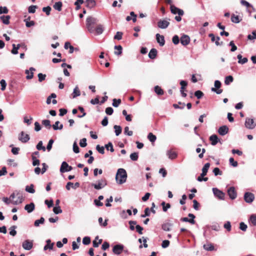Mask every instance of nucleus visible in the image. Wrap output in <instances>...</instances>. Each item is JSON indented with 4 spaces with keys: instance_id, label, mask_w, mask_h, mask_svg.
<instances>
[{
    "instance_id": "19",
    "label": "nucleus",
    "mask_w": 256,
    "mask_h": 256,
    "mask_svg": "<svg viewBox=\"0 0 256 256\" xmlns=\"http://www.w3.org/2000/svg\"><path fill=\"white\" fill-rule=\"evenodd\" d=\"M35 208V205L34 203L31 202L30 204H26L24 206V210L28 212V213L32 212L34 210Z\"/></svg>"
},
{
    "instance_id": "11",
    "label": "nucleus",
    "mask_w": 256,
    "mask_h": 256,
    "mask_svg": "<svg viewBox=\"0 0 256 256\" xmlns=\"http://www.w3.org/2000/svg\"><path fill=\"white\" fill-rule=\"evenodd\" d=\"M22 246L26 250H30L33 246L32 242L30 240H26L23 242Z\"/></svg>"
},
{
    "instance_id": "21",
    "label": "nucleus",
    "mask_w": 256,
    "mask_h": 256,
    "mask_svg": "<svg viewBox=\"0 0 256 256\" xmlns=\"http://www.w3.org/2000/svg\"><path fill=\"white\" fill-rule=\"evenodd\" d=\"M210 140L211 141V144L215 146L218 142L219 140L216 134H212L210 137Z\"/></svg>"
},
{
    "instance_id": "29",
    "label": "nucleus",
    "mask_w": 256,
    "mask_h": 256,
    "mask_svg": "<svg viewBox=\"0 0 256 256\" xmlns=\"http://www.w3.org/2000/svg\"><path fill=\"white\" fill-rule=\"evenodd\" d=\"M80 95V92L78 86H76L74 89L73 92L72 94V98H75Z\"/></svg>"
},
{
    "instance_id": "16",
    "label": "nucleus",
    "mask_w": 256,
    "mask_h": 256,
    "mask_svg": "<svg viewBox=\"0 0 256 256\" xmlns=\"http://www.w3.org/2000/svg\"><path fill=\"white\" fill-rule=\"evenodd\" d=\"M228 132V128L226 126H222L218 130V134L221 136H224Z\"/></svg>"
},
{
    "instance_id": "60",
    "label": "nucleus",
    "mask_w": 256,
    "mask_h": 256,
    "mask_svg": "<svg viewBox=\"0 0 256 256\" xmlns=\"http://www.w3.org/2000/svg\"><path fill=\"white\" fill-rule=\"evenodd\" d=\"M52 8L50 6H48L46 7H44L42 8V11L45 12L47 16H49L50 14V12Z\"/></svg>"
},
{
    "instance_id": "25",
    "label": "nucleus",
    "mask_w": 256,
    "mask_h": 256,
    "mask_svg": "<svg viewBox=\"0 0 256 256\" xmlns=\"http://www.w3.org/2000/svg\"><path fill=\"white\" fill-rule=\"evenodd\" d=\"M157 50L156 48H152L148 54V57L150 59H154L156 56Z\"/></svg>"
},
{
    "instance_id": "55",
    "label": "nucleus",
    "mask_w": 256,
    "mask_h": 256,
    "mask_svg": "<svg viewBox=\"0 0 256 256\" xmlns=\"http://www.w3.org/2000/svg\"><path fill=\"white\" fill-rule=\"evenodd\" d=\"M96 150L101 154L104 153V147L102 146H100L99 144L96 146Z\"/></svg>"
},
{
    "instance_id": "3",
    "label": "nucleus",
    "mask_w": 256,
    "mask_h": 256,
    "mask_svg": "<svg viewBox=\"0 0 256 256\" xmlns=\"http://www.w3.org/2000/svg\"><path fill=\"white\" fill-rule=\"evenodd\" d=\"M18 140L22 143L27 142L30 139V136L26 134L24 132H21L18 136Z\"/></svg>"
},
{
    "instance_id": "5",
    "label": "nucleus",
    "mask_w": 256,
    "mask_h": 256,
    "mask_svg": "<svg viewBox=\"0 0 256 256\" xmlns=\"http://www.w3.org/2000/svg\"><path fill=\"white\" fill-rule=\"evenodd\" d=\"M72 170V168L66 162H63L62 163L60 171L61 173L70 172Z\"/></svg>"
},
{
    "instance_id": "47",
    "label": "nucleus",
    "mask_w": 256,
    "mask_h": 256,
    "mask_svg": "<svg viewBox=\"0 0 256 256\" xmlns=\"http://www.w3.org/2000/svg\"><path fill=\"white\" fill-rule=\"evenodd\" d=\"M178 104H174L173 106L175 108L182 109L185 106V104L184 102H178Z\"/></svg>"
},
{
    "instance_id": "38",
    "label": "nucleus",
    "mask_w": 256,
    "mask_h": 256,
    "mask_svg": "<svg viewBox=\"0 0 256 256\" xmlns=\"http://www.w3.org/2000/svg\"><path fill=\"white\" fill-rule=\"evenodd\" d=\"M154 92L158 95H162L164 94L163 90L158 86L154 87Z\"/></svg>"
},
{
    "instance_id": "59",
    "label": "nucleus",
    "mask_w": 256,
    "mask_h": 256,
    "mask_svg": "<svg viewBox=\"0 0 256 256\" xmlns=\"http://www.w3.org/2000/svg\"><path fill=\"white\" fill-rule=\"evenodd\" d=\"M248 228L247 225L244 222H241L240 224V228L244 232H246Z\"/></svg>"
},
{
    "instance_id": "42",
    "label": "nucleus",
    "mask_w": 256,
    "mask_h": 256,
    "mask_svg": "<svg viewBox=\"0 0 256 256\" xmlns=\"http://www.w3.org/2000/svg\"><path fill=\"white\" fill-rule=\"evenodd\" d=\"M231 20L232 22L238 24L240 22V20L239 19V16H236L234 14H232L231 16Z\"/></svg>"
},
{
    "instance_id": "62",
    "label": "nucleus",
    "mask_w": 256,
    "mask_h": 256,
    "mask_svg": "<svg viewBox=\"0 0 256 256\" xmlns=\"http://www.w3.org/2000/svg\"><path fill=\"white\" fill-rule=\"evenodd\" d=\"M0 84L1 85V90L4 91L6 90V83L4 80H2L0 81Z\"/></svg>"
},
{
    "instance_id": "63",
    "label": "nucleus",
    "mask_w": 256,
    "mask_h": 256,
    "mask_svg": "<svg viewBox=\"0 0 256 256\" xmlns=\"http://www.w3.org/2000/svg\"><path fill=\"white\" fill-rule=\"evenodd\" d=\"M73 150L76 154H78L80 152V148L76 142H74L73 144Z\"/></svg>"
},
{
    "instance_id": "46",
    "label": "nucleus",
    "mask_w": 256,
    "mask_h": 256,
    "mask_svg": "<svg viewBox=\"0 0 256 256\" xmlns=\"http://www.w3.org/2000/svg\"><path fill=\"white\" fill-rule=\"evenodd\" d=\"M36 148L38 150H42L44 152L46 150V148L42 146V142L40 141L38 144L36 145Z\"/></svg>"
},
{
    "instance_id": "44",
    "label": "nucleus",
    "mask_w": 256,
    "mask_h": 256,
    "mask_svg": "<svg viewBox=\"0 0 256 256\" xmlns=\"http://www.w3.org/2000/svg\"><path fill=\"white\" fill-rule=\"evenodd\" d=\"M38 8L37 6L32 5L28 8V12L30 14H34L36 12V9Z\"/></svg>"
},
{
    "instance_id": "22",
    "label": "nucleus",
    "mask_w": 256,
    "mask_h": 256,
    "mask_svg": "<svg viewBox=\"0 0 256 256\" xmlns=\"http://www.w3.org/2000/svg\"><path fill=\"white\" fill-rule=\"evenodd\" d=\"M210 166V163H206L202 168V172L201 174V176H204L206 175L208 170Z\"/></svg>"
},
{
    "instance_id": "18",
    "label": "nucleus",
    "mask_w": 256,
    "mask_h": 256,
    "mask_svg": "<svg viewBox=\"0 0 256 256\" xmlns=\"http://www.w3.org/2000/svg\"><path fill=\"white\" fill-rule=\"evenodd\" d=\"M98 22L96 18L92 16H88L86 20V25H94Z\"/></svg>"
},
{
    "instance_id": "51",
    "label": "nucleus",
    "mask_w": 256,
    "mask_h": 256,
    "mask_svg": "<svg viewBox=\"0 0 256 256\" xmlns=\"http://www.w3.org/2000/svg\"><path fill=\"white\" fill-rule=\"evenodd\" d=\"M124 134L128 136H132L133 134V132L132 130H129L128 126H126L124 129Z\"/></svg>"
},
{
    "instance_id": "1",
    "label": "nucleus",
    "mask_w": 256,
    "mask_h": 256,
    "mask_svg": "<svg viewBox=\"0 0 256 256\" xmlns=\"http://www.w3.org/2000/svg\"><path fill=\"white\" fill-rule=\"evenodd\" d=\"M126 178L127 174L126 170L122 168H118L116 176V182L119 184H123L126 182Z\"/></svg>"
},
{
    "instance_id": "48",
    "label": "nucleus",
    "mask_w": 256,
    "mask_h": 256,
    "mask_svg": "<svg viewBox=\"0 0 256 256\" xmlns=\"http://www.w3.org/2000/svg\"><path fill=\"white\" fill-rule=\"evenodd\" d=\"M105 148L108 150H110L111 152H114V148L111 142H109L108 144H106Z\"/></svg>"
},
{
    "instance_id": "15",
    "label": "nucleus",
    "mask_w": 256,
    "mask_h": 256,
    "mask_svg": "<svg viewBox=\"0 0 256 256\" xmlns=\"http://www.w3.org/2000/svg\"><path fill=\"white\" fill-rule=\"evenodd\" d=\"M170 22L166 20H160L158 22V28L165 29L168 27Z\"/></svg>"
},
{
    "instance_id": "61",
    "label": "nucleus",
    "mask_w": 256,
    "mask_h": 256,
    "mask_svg": "<svg viewBox=\"0 0 256 256\" xmlns=\"http://www.w3.org/2000/svg\"><path fill=\"white\" fill-rule=\"evenodd\" d=\"M80 145L82 148H84L86 146V138H82L80 142Z\"/></svg>"
},
{
    "instance_id": "45",
    "label": "nucleus",
    "mask_w": 256,
    "mask_h": 256,
    "mask_svg": "<svg viewBox=\"0 0 256 256\" xmlns=\"http://www.w3.org/2000/svg\"><path fill=\"white\" fill-rule=\"evenodd\" d=\"M26 190L30 194H34L35 192V190L34 188V185L32 184H30V186H26Z\"/></svg>"
},
{
    "instance_id": "64",
    "label": "nucleus",
    "mask_w": 256,
    "mask_h": 256,
    "mask_svg": "<svg viewBox=\"0 0 256 256\" xmlns=\"http://www.w3.org/2000/svg\"><path fill=\"white\" fill-rule=\"evenodd\" d=\"M250 220L251 222L254 226H256V216L252 214L250 217Z\"/></svg>"
},
{
    "instance_id": "56",
    "label": "nucleus",
    "mask_w": 256,
    "mask_h": 256,
    "mask_svg": "<svg viewBox=\"0 0 256 256\" xmlns=\"http://www.w3.org/2000/svg\"><path fill=\"white\" fill-rule=\"evenodd\" d=\"M90 242V238L88 236H85L83 238L82 243L84 245H88Z\"/></svg>"
},
{
    "instance_id": "13",
    "label": "nucleus",
    "mask_w": 256,
    "mask_h": 256,
    "mask_svg": "<svg viewBox=\"0 0 256 256\" xmlns=\"http://www.w3.org/2000/svg\"><path fill=\"white\" fill-rule=\"evenodd\" d=\"M228 194L230 198L232 200H234L236 198L237 194L233 186L230 187L228 190Z\"/></svg>"
},
{
    "instance_id": "10",
    "label": "nucleus",
    "mask_w": 256,
    "mask_h": 256,
    "mask_svg": "<svg viewBox=\"0 0 256 256\" xmlns=\"http://www.w3.org/2000/svg\"><path fill=\"white\" fill-rule=\"evenodd\" d=\"M208 36L211 38V40L212 42H215V44L216 46H222L223 44V42H219L220 40V38L219 36L215 37L214 35L213 34H208Z\"/></svg>"
},
{
    "instance_id": "33",
    "label": "nucleus",
    "mask_w": 256,
    "mask_h": 256,
    "mask_svg": "<svg viewBox=\"0 0 256 256\" xmlns=\"http://www.w3.org/2000/svg\"><path fill=\"white\" fill-rule=\"evenodd\" d=\"M114 48L115 50H118V52H114V54L116 55L119 56L122 54V48L120 45L115 46Z\"/></svg>"
},
{
    "instance_id": "7",
    "label": "nucleus",
    "mask_w": 256,
    "mask_h": 256,
    "mask_svg": "<svg viewBox=\"0 0 256 256\" xmlns=\"http://www.w3.org/2000/svg\"><path fill=\"white\" fill-rule=\"evenodd\" d=\"M124 246L122 244H116L113 246L112 252L116 255L120 254L123 251Z\"/></svg>"
},
{
    "instance_id": "12",
    "label": "nucleus",
    "mask_w": 256,
    "mask_h": 256,
    "mask_svg": "<svg viewBox=\"0 0 256 256\" xmlns=\"http://www.w3.org/2000/svg\"><path fill=\"white\" fill-rule=\"evenodd\" d=\"M170 10L173 14H178L179 16H182L184 14V11L176 6L172 5L170 6Z\"/></svg>"
},
{
    "instance_id": "8",
    "label": "nucleus",
    "mask_w": 256,
    "mask_h": 256,
    "mask_svg": "<svg viewBox=\"0 0 256 256\" xmlns=\"http://www.w3.org/2000/svg\"><path fill=\"white\" fill-rule=\"evenodd\" d=\"M254 199V194L250 192H246L244 194V200L247 203H252Z\"/></svg>"
},
{
    "instance_id": "2",
    "label": "nucleus",
    "mask_w": 256,
    "mask_h": 256,
    "mask_svg": "<svg viewBox=\"0 0 256 256\" xmlns=\"http://www.w3.org/2000/svg\"><path fill=\"white\" fill-rule=\"evenodd\" d=\"M107 185V181L105 178H102L97 181L96 184H92V186L96 190H100Z\"/></svg>"
},
{
    "instance_id": "24",
    "label": "nucleus",
    "mask_w": 256,
    "mask_h": 256,
    "mask_svg": "<svg viewBox=\"0 0 256 256\" xmlns=\"http://www.w3.org/2000/svg\"><path fill=\"white\" fill-rule=\"evenodd\" d=\"M10 16H2L0 17V19L5 24H10Z\"/></svg>"
},
{
    "instance_id": "32",
    "label": "nucleus",
    "mask_w": 256,
    "mask_h": 256,
    "mask_svg": "<svg viewBox=\"0 0 256 256\" xmlns=\"http://www.w3.org/2000/svg\"><path fill=\"white\" fill-rule=\"evenodd\" d=\"M86 6L92 8L96 6V2L94 0H86Z\"/></svg>"
},
{
    "instance_id": "26",
    "label": "nucleus",
    "mask_w": 256,
    "mask_h": 256,
    "mask_svg": "<svg viewBox=\"0 0 256 256\" xmlns=\"http://www.w3.org/2000/svg\"><path fill=\"white\" fill-rule=\"evenodd\" d=\"M242 56L240 54L237 56V58L238 60V63L240 64H244L248 62V60L246 58H242Z\"/></svg>"
},
{
    "instance_id": "4",
    "label": "nucleus",
    "mask_w": 256,
    "mask_h": 256,
    "mask_svg": "<svg viewBox=\"0 0 256 256\" xmlns=\"http://www.w3.org/2000/svg\"><path fill=\"white\" fill-rule=\"evenodd\" d=\"M245 126L248 129H253L256 126V122H254V119L247 118L246 119Z\"/></svg>"
},
{
    "instance_id": "23",
    "label": "nucleus",
    "mask_w": 256,
    "mask_h": 256,
    "mask_svg": "<svg viewBox=\"0 0 256 256\" xmlns=\"http://www.w3.org/2000/svg\"><path fill=\"white\" fill-rule=\"evenodd\" d=\"M52 128L54 130H61L63 128V124H60L59 121H56L55 122L54 124L52 125Z\"/></svg>"
},
{
    "instance_id": "17",
    "label": "nucleus",
    "mask_w": 256,
    "mask_h": 256,
    "mask_svg": "<svg viewBox=\"0 0 256 256\" xmlns=\"http://www.w3.org/2000/svg\"><path fill=\"white\" fill-rule=\"evenodd\" d=\"M156 40L160 46H164L165 44L164 38L163 36L160 35L159 34H156Z\"/></svg>"
},
{
    "instance_id": "9",
    "label": "nucleus",
    "mask_w": 256,
    "mask_h": 256,
    "mask_svg": "<svg viewBox=\"0 0 256 256\" xmlns=\"http://www.w3.org/2000/svg\"><path fill=\"white\" fill-rule=\"evenodd\" d=\"M188 216L190 218L189 219L188 218L186 217L182 218H180V220L183 222H188L192 224H194L196 223V222L194 220V219L196 218L194 214H188Z\"/></svg>"
},
{
    "instance_id": "35",
    "label": "nucleus",
    "mask_w": 256,
    "mask_h": 256,
    "mask_svg": "<svg viewBox=\"0 0 256 256\" xmlns=\"http://www.w3.org/2000/svg\"><path fill=\"white\" fill-rule=\"evenodd\" d=\"M104 32V27L102 24H98L96 28V32L97 34H102Z\"/></svg>"
},
{
    "instance_id": "27",
    "label": "nucleus",
    "mask_w": 256,
    "mask_h": 256,
    "mask_svg": "<svg viewBox=\"0 0 256 256\" xmlns=\"http://www.w3.org/2000/svg\"><path fill=\"white\" fill-rule=\"evenodd\" d=\"M46 244L44 246V250H46L48 249L52 250L54 246V244L51 243L50 240H46Z\"/></svg>"
},
{
    "instance_id": "50",
    "label": "nucleus",
    "mask_w": 256,
    "mask_h": 256,
    "mask_svg": "<svg viewBox=\"0 0 256 256\" xmlns=\"http://www.w3.org/2000/svg\"><path fill=\"white\" fill-rule=\"evenodd\" d=\"M35 70H36L35 68L32 67H31L30 68L29 71H30L31 72H30V75L26 76V78L27 80H30L33 78V77H34L33 71H34Z\"/></svg>"
},
{
    "instance_id": "39",
    "label": "nucleus",
    "mask_w": 256,
    "mask_h": 256,
    "mask_svg": "<svg viewBox=\"0 0 256 256\" xmlns=\"http://www.w3.org/2000/svg\"><path fill=\"white\" fill-rule=\"evenodd\" d=\"M42 124L44 126L48 129H50L52 126L50 124V122L48 120H42Z\"/></svg>"
},
{
    "instance_id": "28",
    "label": "nucleus",
    "mask_w": 256,
    "mask_h": 256,
    "mask_svg": "<svg viewBox=\"0 0 256 256\" xmlns=\"http://www.w3.org/2000/svg\"><path fill=\"white\" fill-rule=\"evenodd\" d=\"M172 224L170 223H164L162 224V228L164 231H170V227L172 226Z\"/></svg>"
},
{
    "instance_id": "49",
    "label": "nucleus",
    "mask_w": 256,
    "mask_h": 256,
    "mask_svg": "<svg viewBox=\"0 0 256 256\" xmlns=\"http://www.w3.org/2000/svg\"><path fill=\"white\" fill-rule=\"evenodd\" d=\"M54 212L56 214H59L62 212V210L60 206H56L53 208Z\"/></svg>"
},
{
    "instance_id": "6",
    "label": "nucleus",
    "mask_w": 256,
    "mask_h": 256,
    "mask_svg": "<svg viewBox=\"0 0 256 256\" xmlns=\"http://www.w3.org/2000/svg\"><path fill=\"white\" fill-rule=\"evenodd\" d=\"M212 192L214 195L218 199L224 200V199L225 194L222 191L217 188H212Z\"/></svg>"
},
{
    "instance_id": "58",
    "label": "nucleus",
    "mask_w": 256,
    "mask_h": 256,
    "mask_svg": "<svg viewBox=\"0 0 256 256\" xmlns=\"http://www.w3.org/2000/svg\"><path fill=\"white\" fill-rule=\"evenodd\" d=\"M172 42L174 44H178L180 42V38L178 36H174L172 37Z\"/></svg>"
},
{
    "instance_id": "34",
    "label": "nucleus",
    "mask_w": 256,
    "mask_h": 256,
    "mask_svg": "<svg viewBox=\"0 0 256 256\" xmlns=\"http://www.w3.org/2000/svg\"><path fill=\"white\" fill-rule=\"evenodd\" d=\"M116 135V136H119L122 132V128L120 126L115 125L114 126Z\"/></svg>"
},
{
    "instance_id": "43",
    "label": "nucleus",
    "mask_w": 256,
    "mask_h": 256,
    "mask_svg": "<svg viewBox=\"0 0 256 256\" xmlns=\"http://www.w3.org/2000/svg\"><path fill=\"white\" fill-rule=\"evenodd\" d=\"M148 138L149 140L152 142H154L156 139V137L155 135L153 134L152 132L148 134Z\"/></svg>"
},
{
    "instance_id": "41",
    "label": "nucleus",
    "mask_w": 256,
    "mask_h": 256,
    "mask_svg": "<svg viewBox=\"0 0 256 256\" xmlns=\"http://www.w3.org/2000/svg\"><path fill=\"white\" fill-rule=\"evenodd\" d=\"M44 222V218L41 217L40 219L37 220L34 222V225L35 226H38L40 224H43Z\"/></svg>"
},
{
    "instance_id": "36",
    "label": "nucleus",
    "mask_w": 256,
    "mask_h": 256,
    "mask_svg": "<svg viewBox=\"0 0 256 256\" xmlns=\"http://www.w3.org/2000/svg\"><path fill=\"white\" fill-rule=\"evenodd\" d=\"M234 80V78L232 76H228L226 77L224 80V84L226 85H228L230 82Z\"/></svg>"
},
{
    "instance_id": "53",
    "label": "nucleus",
    "mask_w": 256,
    "mask_h": 256,
    "mask_svg": "<svg viewBox=\"0 0 256 256\" xmlns=\"http://www.w3.org/2000/svg\"><path fill=\"white\" fill-rule=\"evenodd\" d=\"M204 248L206 250H212L214 249V246L212 244H206L204 245Z\"/></svg>"
},
{
    "instance_id": "40",
    "label": "nucleus",
    "mask_w": 256,
    "mask_h": 256,
    "mask_svg": "<svg viewBox=\"0 0 256 256\" xmlns=\"http://www.w3.org/2000/svg\"><path fill=\"white\" fill-rule=\"evenodd\" d=\"M17 228V226H12L10 228V234L14 236L16 234V231L15 230Z\"/></svg>"
},
{
    "instance_id": "52",
    "label": "nucleus",
    "mask_w": 256,
    "mask_h": 256,
    "mask_svg": "<svg viewBox=\"0 0 256 256\" xmlns=\"http://www.w3.org/2000/svg\"><path fill=\"white\" fill-rule=\"evenodd\" d=\"M138 153L137 152H133L130 154V158L133 161H136L138 159Z\"/></svg>"
},
{
    "instance_id": "37",
    "label": "nucleus",
    "mask_w": 256,
    "mask_h": 256,
    "mask_svg": "<svg viewBox=\"0 0 256 256\" xmlns=\"http://www.w3.org/2000/svg\"><path fill=\"white\" fill-rule=\"evenodd\" d=\"M98 239V236H96L95 238V240L92 242L93 246L94 248H98L100 244L102 242V240H99L98 242H96V240Z\"/></svg>"
},
{
    "instance_id": "31",
    "label": "nucleus",
    "mask_w": 256,
    "mask_h": 256,
    "mask_svg": "<svg viewBox=\"0 0 256 256\" xmlns=\"http://www.w3.org/2000/svg\"><path fill=\"white\" fill-rule=\"evenodd\" d=\"M167 155L168 156V158L173 160L176 158L177 154L176 152H172L171 150H168L167 152Z\"/></svg>"
},
{
    "instance_id": "14",
    "label": "nucleus",
    "mask_w": 256,
    "mask_h": 256,
    "mask_svg": "<svg viewBox=\"0 0 256 256\" xmlns=\"http://www.w3.org/2000/svg\"><path fill=\"white\" fill-rule=\"evenodd\" d=\"M180 42L181 44L184 46H187L190 42V38L188 35L184 34L180 38Z\"/></svg>"
},
{
    "instance_id": "30",
    "label": "nucleus",
    "mask_w": 256,
    "mask_h": 256,
    "mask_svg": "<svg viewBox=\"0 0 256 256\" xmlns=\"http://www.w3.org/2000/svg\"><path fill=\"white\" fill-rule=\"evenodd\" d=\"M62 2H58L54 4L53 7L55 10H57L58 12H60L62 10Z\"/></svg>"
},
{
    "instance_id": "54",
    "label": "nucleus",
    "mask_w": 256,
    "mask_h": 256,
    "mask_svg": "<svg viewBox=\"0 0 256 256\" xmlns=\"http://www.w3.org/2000/svg\"><path fill=\"white\" fill-rule=\"evenodd\" d=\"M194 96L198 99H200L203 96L204 93L202 91L198 90H196V92H195Z\"/></svg>"
},
{
    "instance_id": "20",
    "label": "nucleus",
    "mask_w": 256,
    "mask_h": 256,
    "mask_svg": "<svg viewBox=\"0 0 256 256\" xmlns=\"http://www.w3.org/2000/svg\"><path fill=\"white\" fill-rule=\"evenodd\" d=\"M17 199L16 200H13L12 203L14 205H17L21 204L23 201V198L22 194L18 192L16 194Z\"/></svg>"
},
{
    "instance_id": "57",
    "label": "nucleus",
    "mask_w": 256,
    "mask_h": 256,
    "mask_svg": "<svg viewBox=\"0 0 256 256\" xmlns=\"http://www.w3.org/2000/svg\"><path fill=\"white\" fill-rule=\"evenodd\" d=\"M112 101L113 102L112 104L114 107H118L121 102V100L120 99L116 100L114 98Z\"/></svg>"
}]
</instances>
